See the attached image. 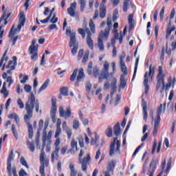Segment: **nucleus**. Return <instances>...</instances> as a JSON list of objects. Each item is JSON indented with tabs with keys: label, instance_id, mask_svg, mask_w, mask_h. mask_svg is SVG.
<instances>
[{
	"label": "nucleus",
	"instance_id": "5701e85b",
	"mask_svg": "<svg viewBox=\"0 0 176 176\" xmlns=\"http://www.w3.org/2000/svg\"><path fill=\"white\" fill-rule=\"evenodd\" d=\"M160 127V121L155 120L154 129H153V137H156V135H157V130H159Z\"/></svg>",
	"mask_w": 176,
	"mask_h": 176
},
{
	"label": "nucleus",
	"instance_id": "393cba45",
	"mask_svg": "<svg viewBox=\"0 0 176 176\" xmlns=\"http://www.w3.org/2000/svg\"><path fill=\"white\" fill-rule=\"evenodd\" d=\"M0 93L1 94H3L4 98H8V96H9V91H8V89H6V82H3Z\"/></svg>",
	"mask_w": 176,
	"mask_h": 176
},
{
	"label": "nucleus",
	"instance_id": "de8ad7c7",
	"mask_svg": "<svg viewBox=\"0 0 176 176\" xmlns=\"http://www.w3.org/2000/svg\"><path fill=\"white\" fill-rule=\"evenodd\" d=\"M20 163L21 164H22V166H24L25 167H26V168H30V167L28 166V164H27V161H25V159L24 158V157H21Z\"/></svg>",
	"mask_w": 176,
	"mask_h": 176
},
{
	"label": "nucleus",
	"instance_id": "052dcab7",
	"mask_svg": "<svg viewBox=\"0 0 176 176\" xmlns=\"http://www.w3.org/2000/svg\"><path fill=\"white\" fill-rule=\"evenodd\" d=\"M7 82L9 83L8 84V87H10L14 83V81H13V79L12 78V76H8L7 77Z\"/></svg>",
	"mask_w": 176,
	"mask_h": 176
},
{
	"label": "nucleus",
	"instance_id": "a878e982",
	"mask_svg": "<svg viewBox=\"0 0 176 176\" xmlns=\"http://www.w3.org/2000/svg\"><path fill=\"white\" fill-rule=\"evenodd\" d=\"M99 16L100 19H104L105 16H107V8L105 6H100Z\"/></svg>",
	"mask_w": 176,
	"mask_h": 176
},
{
	"label": "nucleus",
	"instance_id": "37998d69",
	"mask_svg": "<svg viewBox=\"0 0 176 176\" xmlns=\"http://www.w3.org/2000/svg\"><path fill=\"white\" fill-rule=\"evenodd\" d=\"M60 144H61V140H60V138H56V141L54 144L55 149L60 150Z\"/></svg>",
	"mask_w": 176,
	"mask_h": 176
},
{
	"label": "nucleus",
	"instance_id": "8fccbe9b",
	"mask_svg": "<svg viewBox=\"0 0 176 176\" xmlns=\"http://www.w3.org/2000/svg\"><path fill=\"white\" fill-rule=\"evenodd\" d=\"M27 144L28 145V148H29L30 152H34L35 151V146H34V143H31V142H30V141H28Z\"/></svg>",
	"mask_w": 176,
	"mask_h": 176
},
{
	"label": "nucleus",
	"instance_id": "4c0bfd02",
	"mask_svg": "<svg viewBox=\"0 0 176 176\" xmlns=\"http://www.w3.org/2000/svg\"><path fill=\"white\" fill-rule=\"evenodd\" d=\"M11 130L15 139L19 140V133H17V130L16 129V126L14 125L12 126Z\"/></svg>",
	"mask_w": 176,
	"mask_h": 176
},
{
	"label": "nucleus",
	"instance_id": "1a4fd4ad",
	"mask_svg": "<svg viewBox=\"0 0 176 176\" xmlns=\"http://www.w3.org/2000/svg\"><path fill=\"white\" fill-rule=\"evenodd\" d=\"M85 32L87 34V44L88 47H89L91 50H93V49H94V42L93 41V39H91V32H90V29L86 28Z\"/></svg>",
	"mask_w": 176,
	"mask_h": 176
},
{
	"label": "nucleus",
	"instance_id": "a18cd8bd",
	"mask_svg": "<svg viewBox=\"0 0 176 176\" xmlns=\"http://www.w3.org/2000/svg\"><path fill=\"white\" fill-rule=\"evenodd\" d=\"M115 36V39H118L120 43H122V42H123V34H122V33L120 34L119 36V33H116L114 34Z\"/></svg>",
	"mask_w": 176,
	"mask_h": 176
},
{
	"label": "nucleus",
	"instance_id": "473e14b6",
	"mask_svg": "<svg viewBox=\"0 0 176 176\" xmlns=\"http://www.w3.org/2000/svg\"><path fill=\"white\" fill-rule=\"evenodd\" d=\"M111 28H112V21L111 18H107V27L105 28L104 34H107V30H109V34Z\"/></svg>",
	"mask_w": 176,
	"mask_h": 176
},
{
	"label": "nucleus",
	"instance_id": "6e6552de",
	"mask_svg": "<svg viewBox=\"0 0 176 176\" xmlns=\"http://www.w3.org/2000/svg\"><path fill=\"white\" fill-rule=\"evenodd\" d=\"M76 2L70 4V7L67 8V13L70 16V17H76L79 19V15H76Z\"/></svg>",
	"mask_w": 176,
	"mask_h": 176
},
{
	"label": "nucleus",
	"instance_id": "f3484780",
	"mask_svg": "<svg viewBox=\"0 0 176 176\" xmlns=\"http://www.w3.org/2000/svg\"><path fill=\"white\" fill-rule=\"evenodd\" d=\"M120 85H119V90L120 89H124L126 86L127 85V81L124 78V74H122L120 78Z\"/></svg>",
	"mask_w": 176,
	"mask_h": 176
},
{
	"label": "nucleus",
	"instance_id": "b1692460",
	"mask_svg": "<svg viewBox=\"0 0 176 176\" xmlns=\"http://www.w3.org/2000/svg\"><path fill=\"white\" fill-rule=\"evenodd\" d=\"M19 26L17 27V29H14V25H12V27L11 28L10 30V33H9V38H14V36L16 35V34H19Z\"/></svg>",
	"mask_w": 176,
	"mask_h": 176
},
{
	"label": "nucleus",
	"instance_id": "f03ea898",
	"mask_svg": "<svg viewBox=\"0 0 176 176\" xmlns=\"http://www.w3.org/2000/svg\"><path fill=\"white\" fill-rule=\"evenodd\" d=\"M166 75L163 72V67H158V74L157 76V90L162 93L166 89V85H164V78Z\"/></svg>",
	"mask_w": 176,
	"mask_h": 176
},
{
	"label": "nucleus",
	"instance_id": "6e6d98bb",
	"mask_svg": "<svg viewBox=\"0 0 176 176\" xmlns=\"http://www.w3.org/2000/svg\"><path fill=\"white\" fill-rule=\"evenodd\" d=\"M78 34H80V35H82L83 39H85V38H86V30H85L82 28H79Z\"/></svg>",
	"mask_w": 176,
	"mask_h": 176
},
{
	"label": "nucleus",
	"instance_id": "c03bdc74",
	"mask_svg": "<svg viewBox=\"0 0 176 176\" xmlns=\"http://www.w3.org/2000/svg\"><path fill=\"white\" fill-rule=\"evenodd\" d=\"M101 74H100L98 72V69L97 67H95L93 69V75L94 76H95L96 78H98V80H100V75Z\"/></svg>",
	"mask_w": 176,
	"mask_h": 176
},
{
	"label": "nucleus",
	"instance_id": "9d476101",
	"mask_svg": "<svg viewBox=\"0 0 176 176\" xmlns=\"http://www.w3.org/2000/svg\"><path fill=\"white\" fill-rule=\"evenodd\" d=\"M81 164V168L82 171H87V164H89V162H91V157H90V155H87L86 157L83 158V160L79 161Z\"/></svg>",
	"mask_w": 176,
	"mask_h": 176
},
{
	"label": "nucleus",
	"instance_id": "412c9836",
	"mask_svg": "<svg viewBox=\"0 0 176 176\" xmlns=\"http://www.w3.org/2000/svg\"><path fill=\"white\" fill-rule=\"evenodd\" d=\"M58 152H60V150L55 149L54 152H52L51 155V160L52 163H54L56 160H58Z\"/></svg>",
	"mask_w": 176,
	"mask_h": 176
},
{
	"label": "nucleus",
	"instance_id": "c756f323",
	"mask_svg": "<svg viewBox=\"0 0 176 176\" xmlns=\"http://www.w3.org/2000/svg\"><path fill=\"white\" fill-rule=\"evenodd\" d=\"M78 3L80 12H85V9H86V0H78Z\"/></svg>",
	"mask_w": 176,
	"mask_h": 176
},
{
	"label": "nucleus",
	"instance_id": "dca6fc26",
	"mask_svg": "<svg viewBox=\"0 0 176 176\" xmlns=\"http://www.w3.org/2000/svg\"><path fill=\"white\" fill-rule=\"evenodd\" d=\"M116 83H117L116 78H113L111 83V91L110 92L111 97H112V96L115 94V91H116V89H118V87L116 86Z\"/></svg>",
	"mask_w": 176,
	"mask_h": 176
},
{
	"label": "nucleus",
	"instance_id": "7ed1b4c3",
	"mask_svg": "<svg viewBox=\"0 0 176 176\" xmlns=\"http://www.w3.org/2000/svg\"><path fill=\"white\" fill-rule=\"evenodd\" d=\"M155 72H156V67L153 66L152 65L149 67V73L146 72L144 78V80L143 82V85L144 86V93L145 94H147L149 93V85L148 82H149V78L148 76H150L151 79H153V76H155Z\"/></svg>",
	"mask_w": 176,
	"mask_h": 176
},
{
	"label": "nucleus",
	"instance_id": "0e129e2a",
	"mask_svg": "<svg viewBox=\"0 0 176 176\" xmlns=\"http://www.w3.org/2000/svg\"><path fill=\"white\" fill-rule=\"evenodd\" d=\"M80 120H81L83 126H89V119L82 118Z\"/></svg>",
	"mask_w": 176,
	"mask_h": 176
},
{
	"label": "nucleus",
	"instance_id": "58836bf2",
	"mask_svg": "<svg viewBox=\"0 0 176 176\" xmlns=\"http://www.w3.org/2000/svg\"><path fill=\"white\" fill-rule=\"evenodd\" d=\"M114 135L116 137H118V135H120V128L118 124L114 126Z\"/></svg>",
	"mask_w": 176,
	"mask_h": 176
},
{
	"label": "nucleus",
	"instance_id": "bf43d9fd",
	"mask_svg": "<svg viewBox=\"0 0 176 176\" xmlns=\"http://www.w3.org/2000/svg\"><path fill=\"white\" fill-rule=\"evenodd\" d=\"M78 144H79L80 148H83L85 146V144L83 143V137L79 136L78 138Z\"/></svg>",
	"mask_w": 176,
	"mask_h": 176
},
{
	"label": "nucleus",
	"instance_id": "bb28decb",
	"mask_svg": "<svg viewBox=\"0 0 176 176\" xmlns=\"http://www.w3.org/2000/svg\"><path fill=\"white\" fill-rule=\"evenodd\" d=\"M85 72H83V69H81L78 72V74L77 76V82H82L83 79H85Z\"/></svg>",
	"mask_w": 176,
	"mask_h": 176
},
{
	"label": "nucleus",
	"instance_id": "2f4dec72",
	"mask_svg": "<svg viewBox=\"0 0 176 176\" xmlns=\"http://www.w3.org/2000/svg\"><path fill=\"white\" fill-rule=\"evenodd\" d=\"M47 145H52V138H45V142L43 140V146H42V151H44L45 146Z\"/></svg>",
	"mask_w": 176,
	"mask_h": 176
},
{
	"label": "nucleus",
	"instance_id": "aec40b11",
	"mask_svg": "<svg viewBox=\"0 0 176 176\" xmlns=\"http://www.w3.org/2000/svg\"><path fill=\"white\" fill-rule=\"evenodd\" d=\"M73 46H78V45H76V37L75 36V33H72L70 34L69 47H72Z\"/></svg>",
	"mask_w": 176,
	"mask_h": 176
},
{
	"label": "nucleus",
	"instance_id": "423d86ee",
	"mask_svg": "<svg viewBox=\"0 0 176 176\" xmlns=\"http://www.w3.org/2000/svg\"><path fill=\"white\" fill-rule=\"evenodd\" d=\"M108 36H109V30H106V34H104V31L100 32L98 39V47H99L100 52H104V50L102 39H104V41H108Z\"/></svg>",
	"mask_w": 176,
	"mask_h": 176
},
{
	"label": "nucleus",
	"instance_id": "3c124183",
	"mask_svg": "<svg viewBox=\"0 0 176 176\" xmlns=\"http://www.w3.org/2000/svg\"><path fill=\"white\" fill-rule=\"evenodd\" d=\"M60 94L65 96H68V88L63 87L62 89H60Z\"/></svg>",
	"mask_w": 176,
	"mask_h": 176
},
{
	"label": "nucleus",
	"instance_id": "79ce46f5",
	"mask_svg": "<svg viewBox=\"0 0 176 176\" xmlns=\"http://www.w3.org/2000/svg\"><path fill=\"white\" fill-rule=\"evenodd\" d=\"M16 104L19 107V109H24V102H23L21 98L17 99Z\"/></svg>",
	"mask_w": 176,
	"mask_h": 176
},
{
	"label": "nucleus",
	"instance_id": "338daca9",
	"mask_svg": "<svg viewBox=\"0 0 176 176\" xmlns=\"http://www.w3.org/2000/svg\"><path fill=\"white\" fill-rule=\"evenodd\" d=\"M129 8V2L124 1L123 3V12H127Z\"/></svg>",
	"mask_w": 176,
	"mask_h": 176
},
{
	"label": "nucleus",
	"instance_id": "603ef678",
	"mask_svg": "<svg viewBox=\"0 0 176 176\" xmlns=\"http://www.w3.org/2000/svg\"><path fill=\"white\" fill-rule=\"evenodd\" d=\"M61 128H56L54 138H60V135L61 134Z\"/></svg>",
	"mask_w": 176,
	"mask_h": 176
},
{
	"label": "nucleus",
	"instance_id": "cd10ccee",
	"mask_svg": "<svg viewBox=\"0 0 176 176\" xmlns=\"http://www.w3.org/2000/svg\"><path fill=\"white\" fill-rule=\"evenodd\" d=\"M52 109H51V113L53 115H56V112H57V105H56V99L52 100Z\"/></svg>",
	"mask_w": 176,
	"mask_h": 176
},
{
	"label": "nucleus",
	"instance_id": "680f3d73",
	"mask_svg": "<svg viewBox=\"0 0 176 176\" xmlns=\"http://www.w3.org/2000/svg\"><path fill=\"white\" fill-rule=\"evenodd\" d=\"M58 21V18L56 16V14H54L52 16V18L50 20V23L52 24H56Z\"/></svg>",
	"mask_w": 176,
	"mask_h": 176
},
{
	"label": "nucleus",
	"instance_id": "c85d7f7f",
	"mask_svg": "<svg viewBox=\"0 0 176 176\" xmlns=\"http://www.w3.org/2000/svg\"><path fill=\"white\" fill-rule=\"evenodd\" d=\"M162 112H163V104H161L157 110V118L155 120V121L160 122V115H162Z\"/></svg>",
	"mask_w": 176,
	"mask_h": 176
},
{
	"label": "nucleus",
	"instance_id": "7c9ffc66",
	"mask_svg": "<svg viewBox=\"0 0 176 176\" xmlns=\"http://www.w3.org/2000/svg\"><path fill=\"white\" fill-rule=\"evenodd\" d=\"M49 83H50V80H46L45 82L42 85L38 90V94H41L43 90L47 89V86H49Z\"/></svg>",
	"mask_w": 176,
	"mask_h": 176
},
{
	"label": "nucleus",
	"instance_id": "f704fd0d",
	"mask_svg": "<svg viewBox=\"0 0 176 176\" xmlns=\"http://www.w3.org/2000/svg\"><path fill=\"white\" fill-rule=\"evenodd\" d=\"M120 67H121V71L124 74V75H127L128 72H127V67H126L125 63H120Z\"/></svg>",
	"mask_w": 176,
	"mask_h": 176
},
{
	"label": "nucleus",
	"instance_id": "72a5a7b5",
	"mask_svg": "<svg viewBox=\"0 0 176 176\" xmlns=\"http://www.w3.org/2000/svg\"><path fill=\"white\" fill-rule=\"evenodd\" d=\"M139 61H140V58H137L135 63V69H134V73H133L132 80H134V78H135V75L137 74V69H138Z\"/></svg>",
	"mask_w": 176,
	"mask_h": 176
},
{
	"label": "nucleus",
	"instance_id": "a19ab883",
	"mask_svg": "<svg viewBox=\"0 0 176 176\" xmlns=\"http://www.w3.org/2000/svg\"><path fill=\"white\" fill-rule=\"evenodd\" d=\"M80 126V124L79 123V120L74 119V120L73 121V129L74 130H78V129H79Z\"/></svg>",
	"mask_w": 176,
	"mask_h": 176
},
{
	"label": "nucleus",
	"instance_id": "4d7b16f0",
	"mask_svg": "<svg viewBox=\"0 0 176 176\" xmlns=\"http://www.w3.org/2000/svg\"><path fill=\"white\" fill-rule=\"evenodd\" d=\"M85 89L87 93H90V91L91 90V83H90V82H87L85 84Z\"/></svg>",
	"mask_w": 176,
	"mask_h": 176
},
{
	"label": "nucleus",
	"instance_id": "5fc2aeb1",
	"mask_svg": "<svg viewBox=\"0 0 176 176\" xmlns=\"http://www.w3.org/2000/svg\"><path fill=\"white\" fill-rule=\"evenodd\" d=\"M14 159V154H13V150H11L8 159V162L12 163V161H13Z\"/></svg>",
	"mask_w": 176,
	"mask_h": 176
},
{
	"label": "nucleus",
	"instance_id": "c9c22d12",
	"mask_svg": "<svg viewBox=\"0 0 176 176\" xmlns=\"http://www.w3.org/2000/svg\"><path fill=\"white\" fill-rule=\"evenodd\" d=\"M89 28L92 34H96V25L93 23V19H91L89 21Z\"/></svg>",
	"mask_w": 176,
	"mask_h": 176
},
{
	"label": "nucleus",
	"instance_id": "69168bd1",
	"mask_svg": "<svg viewBox=\"0 0 176 176\" xmlns=\"http://www.w3.org/2000/svg\"><path fill=\"white\" fill-rule=\"evenodd\" d=\"M72 47H73L72 50V54L73 56H75V54H76V53L78 52V45H75V46H73Z\"/></svg>",
	"mask_w": 176,
	"mask_h": 176
},
{
	"label": "nucleus",
	"instance_id": "e2e57ef3",
	"mask_svg": "<svg viewBox=\"0 0 176 176\" xmlns=\"http://www.w3.org/2000/svg\"><path fill=\"white\" fill-rule=\"evenodd\" d=\"M106 135L107 137H112V128L109 127L107 130H106Z\"/></svg>",
	"mask_w": 176,
	"mask_h": 176
},
{
	"label": "nucleus",
	"instance_id": "13d9d810",
	"mask_svg": "<svg viewBox=\"0 0 176 176\" xmlns=\"http://www.w3.org/2000/svg\"><path fill=\"white\" fill-rule=\"evenodd\" d=\"M89 60V51H87L85 54V56L82 58V63L84 64L86 63V62Z\"/></svg>",
	"mask_w": 176,
	"mask_h": 176
},
{
	"label": "nucleus",
	"instance_id": "a211bd4d",
	"mask_svg": "<svg viewBox=\"0 0 176 176\" xmlns=\"http://www.w3.org/2000/svg\"><path fill=\"white\" fill-rule=\"evenodd\" d=\"M40 163L41 164H45V166L47 167L49 166V160H45V151H42L40 155Z\"/></svg>",
	"mask_w": 176,
	"mask_h": 176
},
{
	"label": "nucleus",
	"instance_id": "4468645a",
	"mask_svg": "<svg viewBox=\"0 0 176 176\" xmlns=\"http://www.w3.org/2000/svg\"><path fill=\"white\" fill-rule=\"evenodd\" d=\"M13 60H10L8 62V64L6 65V68L11 69H15L16 65H17V57L13 56L12 57Z\"/></svg>",
	"mask_w": 176,
	"mask_h": 176
},
{
	"label": "nucleus",
	"instance_id": "ddd939ff",
	"mask_svg": "<svg viewBox=\"0 0 176 176\" xmlns=\"http://www.w3.org/2000/svg\"><path fill=\"white\" fill-rule=\"evenodd\" d=\"M24 24H25V15L24 13L21 12L19 16V24L18 25V32H20L21 27H24Z\"/></svg>",
	"mask_w": 176,
	"mask_h": 176
},
{
	"label": "nucleus",
	"instance_id": "6ab92c4d",
	"mask_svg": "<svg viewBox=\"0 0 176 176\" xmlns=\"http://www.w3.org/2000/svg\"><path fill=\"white\" fill-rule=\"evenodd\" d=\"M173 31H175V26L171 27V22H169L168 28L166 29V39H168V37L171 35V32Z\"/></svg>",
	"mask_w": 176,
	"mask_h": 176
},
{
	"label": "nucleus",
	"instance_id": "39448f33",
	"mask_svg": "<svg viewBox=\"0 0 176 176\" xmlns=\"http://www.w3.org/2000/svg\"><path fill=\"white\" fill-rule=\"evenodd\" d=\"M109 63L105 60L103 64V69L99 76V82H102L103 79H108L109 76H113V73L109 72Z\"/></svg>",
	"mask_w": 176,
	"mask_h": 176
},
{
	"label": "nucleus",
	"instance_id": "e433bc0d",
	"mask_svg": "<svg viewBox=\"0 0 176 176\" xmlns=\"http://www.w3.org/2000/svg\"><path fill=\"white\" fill-rule=\"evenodd\" d=\"M172 162H173V159L171 157H170L168 159V160L166 169L165 170L166 174L169 173L170 169L171 168V163H172Z\"/></svg>",
	"mask_w": 176,
	"mask_h": 176
},
{
	"label": "nucleus",
	"instance_id": "4be33fe9",
	"mask_svg": "<svg viewBox=\"0 0 176 176\" xmlns=\"http://www.w3.org/2000/svg\"><path fill=\"white\" fill-rule=\"evenodd\" d=\"M70 170V176H76L78 174V170L75 169V164L74 163H70L69 166Z\"/></svg>",
	"mask_w": 176,
	"mask_h": 176
},
{
	"label": "nucleus",
	"instance_id": "864d4df0",
	"mask_svg": "<svg viewBox=\"0 0 176 176\" xmlns=\"http://www.w3.org/2000/svg\"><path fill=\"white\" fill-rule=\"evenodd\" d=\"M45 166H46V164H41L40 174H41V176L46 175H45Z\"/></svg>",
	"mask_w": 176,
	"mask_h": 176
},
{
	"label": "nucleus",
	"instance_id": "0eeeda50",
	"mask_svg": "<svg viewBox=\"0 0 176 176\" xmlns=\"http://www.w3.org/2000/svg\"><path fill=\"white\" fill-rule=\"evenodd\" d=\"M157 163H159V160L153 159L149 165V168L147 175L149 176H153L155 175V171H156V167H157Z\"/></svg>",
	"mask_w": 176,
	"mask_h": 176
},
{
	"label": "nucleus",
	"instance_id": "20e7f679",
	"mask_svg": "<svg viewBox=\"0 0 176 176\" xmlns=\"http://www.w3.org/2000/svg\"><path fill=\"white\" fill-rule=\"evenodd\" d=\"M120 141L118 140V138H114L110 144L109 156L120 155Z\"/></svg>",
	"mask_w": 176,
	"mask_h": 176
},
{
	"label": "nucleus",
	"instance_id": "ea45409f",
	"mask_svg": "<svg viewBox=\"0 0 176 176\" xmlns=\"http://www.w3.org/2000/svg\"><path fill=\"white\" fill-rule=\"evenodd\" d=\"M113 168H115V161H111L107 166V170L108 171H113Z\"/></svg>",
	"mask_w": 176,
	"mask_h": 176
},
{
	"label": "nucleus",
	"instance_id": "49530a36",
	"mask_svg": "<svg viewBox=\"0 0 176 176\" xmlns=\"http://www.w3.org/2000/svg\"><path fill=\"white\" fill-rule=\"evenodd\" d=\"M76 75H78V69H76L73 72V73H72V76L70 77L71 82H74V80H75V79H76Z\"/></svg>",
	"mask_w": 176,
	"mask_h": 176
},
{
	"label": "nucleus",
	"instance_id": "9b49d317",
	"mask_svg": "<svg viewBox=\"0 0 176 176\" xmlns=\"http://www.w3.org/2000/svg\"><path fill=\"white\" fill-rule=\"evenodd\" d=\"M29 51L31 55V60H32V61H36L38 60V47L30 46Z\"/></svg>",
	"mask_w": 176,
	"mask_h": 176
},
{
	"label": "nucleus",
	"instance_id": "f257e3e1",
	"mask_svg": "<svg viewBox=\"0 0 176 176\" xmlns=\"http://www.w3.org/2000/svg\"><path fill=\"white\" fill-rule=\"evenodd\" d=\"M35 107V96L32 94L30 98H28V102L25 104V109L27 114L25 115L24 119L25 123L28 126V133L30 140H32L34 136V131L32 129V125L31 124V118H32L34 108Z\"/></svg>",
	"mask_w": 176,
	"mask_h": 176
},
{
	"label": "nucleus",
	"instance_id": "774afa93",
	"mask_svg": "<svg viewBox=\"0 0 176 176\" xmlns=\"http://www.w3.org/2000/svg\"><path fill=\"white\" fill-rule=\"evenodd\" d=\"M31 86H30L29 85H25L24 86V90L26 93H30L31 92Z\"/></svg>",
	"mask_w": 176,
	"mask_h": 176
},
{
	"label": "nucleus",
	"instance_id": "2eb2a0df",
	"mask_svg": "<svg viewBox=\"0 0 176 176\" xmlns=\"http://www.w3.org/2000/svg\"><path fill=\"white\" fill-rule=\"evenodd\" d=\"M63 129L65 130V133H67L68 140H71V137H72V130L67 127V122L64 121L63 122Z\"/></svg>",
	"mask_w": 176,
	"mask_h": 176
},
{
	"label": "nucleus",
	"instance_id": "09e8293b",
	"mask_svg": "<svg viewBox=\"0 0 176 176\" xmlns=\"http://www.w3.org/2000/svg\"><path fill=\"white\" fill-rule=\"evenodd\" d=\"M71 146H72V149H76V151H79V149H78V142L76 141H75V140L72 139V142H71Z\"/></svg>",
	"mask_w": 176,
	"mask_h": 176
},
{
	"label": "nucleus",
	"instance_id": "f8f14e48",
	"mask_svg": "<svg viewBox=\"0 0 176 176\" xmlns=\"http://www.w3.org/2000/svg\"><path fill=\"white\" fill-rule=\"evenodd\" d=\"M59 115L60 118H65V119H68V118H71V115H72L71 108L68 107L67 109V111H65L63 107H60Z\"/></svg>",
	"mask_w": 176,
	"mask_h": 176
}]
</instances>
